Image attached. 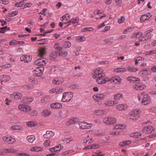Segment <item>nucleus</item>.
<instances>
[{"mask_svg": "<svg viewBox=\"0 0 156 156\" xmlns=\"http://www.w3.org/2000/svg\"><path fill=\"white\" fill-rule=\"evenodd\" d=\"M50 141L49 140H46L44 143V145L46 147H48L50 144Z\"/></svg>", "mask_w": 156, "mask_h": 156, "instance_id": "58", "label": "nucleus"}, {"mask_svg": "<svg viewBox=\"0 0 156 156\" xmlns=\"http://www.w3.org/2000/svg\"><path fill=\"white\" fill-rule=\"evenodd\" d=\"M42 148L40 147H34L31 149L32 151H38L42 150Z\"/></svg>", "mask_w": 156, "mask_h": 156, "instance_id": "43", "label": "nucleus"}, {"mask_svg": "<svg viewBox=\"0 0 156 156\" xmlns=\"http://www.w3.org/2000/svg\"><path fill=\"white\" fill-rule=\"evenodd\" d=\"M22 96V95L19 92H14L10 95V98L16 100L21 99Z\"/></svg>", "mask_w": 156, "mask_h": 156, "instance_id": "9", "label": "nucleus"}, {"mask_svg": "<svg viewBox=\"0 0 156 156\" xmlns=\"http://www.w3.org/2000/svg\"><path fill=\"white\" fill-rule=\"evenodd\" d=\"M50 57L51 60H55L57 56V53L56 52H53L50 54Z\"/></svg>", "mask_w": 156, "mask_h": 156, "instance_id": "33", "label": "nucleus"}, {"mask_svg": "<svg viewBox=\"0 0 156 156\" xmlns=\"http://www.w3.org/2000/svg\"><path fill=\"white\" fill-rule=\"evenodd\" d=\"M71 46V43L68 41H65L63 44L62 48H64L66 49L69 48Z\"/></svg>", "mask_w": 156, "mask_h": 156, "instance_id": "31", "label": "nucleus"}, {"mask_svg": "<svg viewBox=\"0 0 156 156\" xmlns=\"http://www.w3.org/2000/svg\"><path fill=\"white\" fill-rule=\"evenodd\" d=\"M122 96L123 94H122L119 93L114 95V98L115 101H116L118 103L117 100H120L121 98L122 97Z\"/></svg>", "mask_w": 156, "mask_h": 156, "instance_id": "25", "label": "nucleus"}, {"mask_svg": "<svg viewBox=\"0 0 156 156\" xmlns=\"http://www.w3.org/2000/svg\"><path fill=\"white\" fill-rule=\"evenodd\" d=\"M78 19V18L77 17L72 19L71 20V22H72V24H75L77 22Z\"/></svg>", "mask_w": 156, "mask_h": 156, "instance_id": "50", "label": "nucleus"}, {"mask_svg": "<svg viewBox=\"0 0 156 156\" xmlns=\"http://www.w3.org/2000/svg\"><path fill=\"white\" fill-rule=\"evenodd\" d=\"M37 123L33 121H29L27 123V125L28 126L33 127L36 126Z\"/></svg>", "mask_w": 156, "mask_h": 156, "instance_id": "37", "label": "nucleus"}, {"mask_svg": "<svg viewBox=\"0 0 156 156\" xmlns=\"http://www.w3.org/2000/svg\"><path fill=\"white\" fill-rule=\"evenodd\" d=\"M146 87V86L144 85L135 84L133 86V88L134 89L139 90H143Z\"/></svg>", "mask_w": 156, "mask_h": 156, "instance_id": "18", "label": "nucleus"}, {"mask_svg": "<svg viewBox=\"0 0 156 156\" xmlns=\"http://www.w3.org/2000/svg\"><path fill=\"white\" fill-rule=\"evenodd\" d=\"M18 154L22 156H30V155L27 154V153H19Z\"/></svg>", "mask_w": 156, "mask_h": 156, "instance_id": "64", "label": "nucleus"}, {"mask_svg": "<svg viewBox=\"0 0 156 156\" xmlns=\"http://www.w3.org/2000/svg\"><path fill=\"white\" fill-rule=\"evenodd\" d=\"M18 108L20 111L26 113H29L31 109V107L30 106L24 104L19 105Z\"/></svg>", "mask_w": 156, "mask_h": 156, "instance_id": "3", "label": "nucleus"}, {"mask_svg": "<svg viewBox=\"0 0 156 156\" xmlns=\"http://www.w3.org/2000/svg\"><path fill=\"white\" fill-rule=\"evenodd\" d=\"M125 20V17L124 16H122L120 18L118 19V23H123Z\"/></svg>", "mask_w": 156, "mask_h": 156, "instance_id": "44", "label": "nucleus"}, {"mask_svg": "<svg viewBox=\"0 0 156 156\" xmlns=\"http://www.w3.org/2000/svg\"><path fill=\"white\" fill-rule=\"evenodd\" d=\"M77 119L76 118H73L70 120V122L71 124L75 123L77 121Z\"/></svg>", "mask_w": 156, "mask_h": 156, "instance_id": "60", "label": "nucleus"}, {"mask_svg": "<svg viewBox=\"0 0 156 156\" xmlns=\"http://www.w3.org/2000/svg\"><path fill=\"white\" fill-rule=\"evenodd\" d=\"M156 52V50H153L151 51H147L146 53V55H152Z\"/></svg>", "mask_w": 156, "mask_h": 156, "instance_id": "47", "label": "nucleus"}, {"mask_svg": "<svg viewBox=\"0 0 156 156\" xmlns=\"http://www.w3.org/2000/svg\"><path fill=\"white\" fill-rule=\"evenodd\" d=\"M27 139L29 142L32 143L35 140V138L34 135H31L28 136L27 137Z\"/></svg>", "mask_w": 156, "mask_h": 156, "instance_id": "27", "label": "nucleus"}, {"mask_svg": "<svg viewBox=\"0 0 156 156\" xmlns=\"http://www.w3.org/2000/svg\"><path fill=\"white\" fill-rule=\"evenodd\" d=\"M103 72V70L101 68H98L93 71L92 77L96 79V82L99 84H104L110 80L109 78L105 76Z\"/></svg>", "mask_w": 156, "mask_h": 156, "instance_id": "1", "label": "nucleus"}, {"mask_svg": "<svg viewBox=\"0 0 156 156\" xmlns=\"http://www.w3.org/2000/svg\"><path fill=\"white\" fill-rule=\"evenodd\" d=\"M50 111L47 109L43 110L41 113L42 115L44 117L50 115Z\"/></svg>", "mask_w": 156, "mask_h": 156, "instance_id": "26", "label": "nucleus"}, {"mask_svg": "<svg viewBox=\"0 0 156 156\" xmlns=\"http://www.w3.org/2000/svg\"><path fill=\"white\" fill-rule=\"evenodd\" d=\"M10 129L12 130H22L23 128L20 126H12L10 127Z\"/></svg>", "mask_w": 156, "mask_h": 156, "instance_id": "34", "label": "nucleus"}, {"mask_svg": "<svg viewBox=\"0 0 156 156\" xmlns=\"http://www.w3.org/2000/svg\"><path fill=\"white\" fill-rule=\"evenodd\" d=\"M118 103L116 101H106L104 104L108 106H112L113 105Z\"/></svg>", "mask_w": 156, "mask_h": 156, "instance_id": "20", "label": "nucleus"}, {"mask_svg": "<svg viewBox=\"0 0 156 156\" xmlns=\"http://www.w3.org/2000/svg\"><path fill=\"white\" fill-rule=\"evenodd\" d=\"M136 34V37L139 38L143 35V33L141 32H137Z\"/></svg>", "mask_w": 156, "mask_h": 156, "instance_id": "59", "label": "nucleus"}, {"mask_svg": "<svg viewBox=\"0 0 156 156\" xmlns=\"http://www.w3.org/2000/svg\"><path fill=\"white\" fill-rule=\"evenodd\" d=\"M10 79V77L9 76L7 75H4L3 77L1 78V80H0L1 84L3 85V83H6L9 81Z\"/></svg>", "mask_w": 156, "mask_h": 156, "instance_id": "16", "label": "nucleus"}, {"mask_svg": "<svg viewBox=\"0 0 156 156\" xmlns=\"http://www.w3.org/2000/svg\"><path fill=\"white\" fill-rule=\"evenodd\" d=\"M128 71L131 72H135L137 71V69L136 68L131 67L129 68Z\"/></svg>", "mask_w": 156, "mask_h": 156, "instance_id": "57", "label": "nucleus"}, {"mask_svg": "<svg viewBox=\"0 0 156 156\" xmlns=\"http://www.w3.org/2000/svg\"><path fill=\"white\" fill-rule=\"evenodd\" d=\"M50 101V98L49 96H46L43 98L41 100V102L42 103H46Z\"/></svg>", "mask_w": 156, "mask_h": 156, "instance_id": "21", "label": "nucleus"}, {"mask_svg": "<svg viewBox=\"0 0 156 156\" xmlns=\"http://www.w3.org/2000/svg\"><path fill=\"white\" fill-rule=\"evenodd\" d=\"M116 121V119L115 118L112 117H109L104 118L103 120V122L106 125H111L115 123Z\"/></svg>", "mask_w": 156, "mask_h": 156, "instance_id": "5", "label": "nucleus"}, {"mask_svg": "<svg viewBox=\"0 0 156 156\" xmlns=\"http://www.w3.org/2000/svg\"><path fill=\"white\" fill-rule=\"evenodd\" d=\"M140 112L141 111L139 109H135L131 111L130 113V119L134 121L138 120L140 118L138 115Z\"/></svg>", "mask_w": 156, "mask_h": 156, "instance_id": "2", "label": "nucleus"}, {"mask_svg": "<svg viewBox=\"0 0 156 156\" xmlns=\"http://www.w3.org/2000/svg\"><path fill=\"white\" fill-rule=\"evenodd\" d=\"M45 54V49L44 48H41L39 51V56L41 57Z\"/></svg>", "mask_w": 156, "mask_h": 156, "instance_id": "35", "label": "nucleus"}, {"mask_svg": "<svg viewBox=\"0 0 156 156\" xmlns=\"http://www.w3.org/2000/svg\"><path fill=\"white\" fill-rule=\"evenodd\" d=\"M70 15L68 13L66 14L61 18V21H62L64 20H69Z\"/></svg>", "mask_w": 156, "mask_h": 156, "instance_id": "30", "label": "nucleus"}, {"mask_svg": "<svg viewBox=\"0 0 156 156\" xmlns=\"http://www.w3.org/2000/svg\"><path fill=\"white\" fill-rule=\"evenodd\" d=\"M126 69L125 68H119L117 69H115L114 71L117 73H120L121 72H126Z\"/></svg>", "mask_w": 156, "mask_h": 156, "instance_id": "36", "label": "nucleus"}, {"mask_svg": "<svg viewBox=\"0 0 156 156\" xmlns=\"http://www.w3.org/2000/svg\"><path fill=\"white\" fill-rule=\"evenodd\" d=\"M105 96L102 93H99L93 95V98L96 101L99 100H103L105 98Z\"/></svg>", "mask_w": 156, "mask_h": 156, "instance_id": "7", "label": "nucleus"}, {"mask_svg": "<svg viewBox=\"0 0 156 156\" xmlns=\"http://www.w3.org/2000/svg\"><path fill=\"white\" fill-rule=\"evenodd\" d=\"M131 143V141L130 140L124 141L122 142H120L119 145L121 147H123L129 145Z\"/></svg>", "mask_w": 156, "mask_h": 156, "instance_id": "28", "label": "nucleus"}, {"mask_svg": "<svg viewBox=\"0 0 156 156\" xmlns=\"http://www.w3.org/2000/svg\"><path fill=\"white\" fill-rule=\"evenodd\" d=\"M5 151L7 153H15L16 152V151L14 149H6Z\"/></svg>", "mask_w": 156, "mask_h": 156, "instance_id": "45", "label": "nucleus"}, {"mask_svg": "<svg viewBox=\"0 0 156 156\" xmlns=\"http://www.w3.org/2000/svg\"><path fill=\"white\" fill-rule=\"evenodd\" d=\"M153 30V29H151L150 30H149L147 31L145 33V35L146 36L147 35L149 34Z\"/></svg>", "mask_w": 156, "mask_h": 156, "instance_id": "61", "label": "nucleus"}, {"mask_svg": "<svg viewBox=\"0 0 156 156\" xmlns=\"http://www.w3.org/2000/svg\"><path fill=\"white\" fill-rule=\"evenodd\" d=\"M10 28L9 27L5 26L4 27L0 28V33H4L7 30H9Z\"/></svg>", "mask_w": 156, "mask_h": 156, "instance_id": "32", "label": "nucleus"}, {"mask_svg": "<svg viewBox=\"0 0 156 156\" xmlns=\"http://www.w3.org/2000/svg\"><path fill=\"white\" fill-rule=\"evenodd\" d=\"M126 106L125 105H119L116 106V108L119 110H125L126 109Z\"/></svg>", "mask_w": 156, "mask_h": 156, "instance_id": "24", "label": "nucleus"}, {"mask_svg": "<svg viewBox=\"0 0 156 156\" xmlns=\"http://www.w3.org/2000/svg\"><path fill=\"white\" fill-rule=\"evenodd\" d=\"M49 151L51 152L57 151H60V149H57L55 147H53L49 149Z\"/></svg>", "mask_w": 156, "mask_h": 156, "instance_id": "52", "label": "nucleus"}, {"mask_svg": "<svg viewBox=\"0 0 156 156\" xmlns=\"http://www.w3.org/2000/svg\"><path fill=\"white\" fill-rule=\"evenodd\" d=\"M11 67V65L9 64H5L3 66V67L5 69L10 68Z\"/></svg>", "mask_w": 156, "mask_h": 156, "instance_id": "56", "label": "nucleus"}, {"mask_svg": "<svg viewBox=\"0 0 156 156\" xmlns=\"http://www.w3.org/2000/svg\"><path fill=\"white\" fill-rule=\"evenodd\" d=\"M63 147L60 145H58L55 147L57 149H60V151L63 148Z\"/></svg>", "mask_w": 156, "mask_h": 156, "instance_id": "63", "label": "nucleus"}, {"mask_svg": "<svg viewBox=\"0 0 156 156\" xmlns=\"http://www.w3.org/2000/svg\"><path fill=\"white\" fill-rule=\"evenodd\" d=\"M39 41H41L40 43V44H45L47 43V42L45 41V39H40L39 40H38Z\"/></svg>", "mask_w": 156, "mask_h": 156, "instance_id": "55", "label": "nucleus"}, {"mask_svg": "<svg viewBox=\"0 0 156 156\" xmlns=\"http://www.w3.org/2000/svg\"><path fill=\"white\" fill-rule=\"evenodd\" d=\"M54 132L48 131L46 132V133L43 135V137L45 138H49L54 136Z\"/></svg>", "mask_w": 156, "mask_h": 156, "instance_id": "17", "label": "nucleus"}, {"mask_svg": "<svg viewBox=\"0 0 156 156\" xmlns=\"http://www.w3.org/2000/svg\"><path fill=\"white\" fill-rule=\"evenodd\" d=\"M150 101V97L147 94H144L142 96V100L141 103L144 105H146L148 104Z\"/></svg>", "mask_w": 156, "mask_h": 156, "instance_id": "8", "label": "nucleus"}, {"mask_svg": "<svg viewBox=\"0 0 156 156\" xmlns=\"http://www.w3.org/2000/svg\"><path fill=\"white\" fill-rule=\"evenodd\" d=\"M46 64L45 60L43 58L38 59L34 62L35 64L39 66H44Z\"/></svg>", "mask_w": 156, "mask_h": 156, "instance_id": "11", "label": "nucleus"}, {"mask_svg": "<svg viewBox=\"0 0 156 156\" xmlns=\"http://www.w3.org/2000/svg\"><path fill=\"white\" fill-rule=\"evenodd\" d=\"M73 97L72 94L70 92L63 93L62 101L63 102H68L71 100Z\"/></svg>", "mask_w": 156, "mask_h": 156, "instance_id": "4", "label": "nucleus"}, {"mask_svg": "<svg viewBox=\"0 0 156 156\" xmlns=\"http://www.w3.org/2000/svg\"><path fill=\"white\" fill-rule=\"evenodd\" d=\"M17 41L15 40H12L9 42V44L10 45H17Z\"/></svg>", "mask_w": 156, "mask_h": 156, "instance_id": "53", "label": "nucleus"}, {"mask_svg": "<svg viewBox=\"0 0 156 156\" xmlns=\"http://www.w3.org/2000/svg\"><path fill=\"white\" fill-rule=\"evenodd\" d=\"M126 126L124 125H116L114 127V129H123V128Z\"/></svg>", "mask_w": 156, "mask_h": 156, "instance_id": "39", "label": "nucleus"}, {"mask_svg": "<svg viewBox=\"0 0 156 156\" xmlns=\"http://www.w3.org/2000/svg\"><path fill=\"white\" fill-rule=\"evenodd\" d=\"M28 79L29 81L32 84H34L35 82V79L33 77H30L28 78Z\"/></svg>", "mask_w": 156, "mask_h": 156, "instance_id": "48", "label": "nucleus"}, {"mask_svg": "<svg viewBox=\"0 0 156 156\" xmlns=\"http://www.w3.org/2000/svg\"><path fill=\"white\" fill-rule=\"evenodd\" d=\"M54 48L55 49L58 51H60L62 49V47L61 46L60 44L58 43H55Z\"/></svg>", "mask_w": 156, "mask_h": 156, "instance_id": "23", "label": "nucleus"}, {"mask_svg": "<svg viewBox=\"0 0 156 156\" xmlns=\"http://www.w3.org/2000/svg\"><path fill=\"white\" fill-rule=\"evenodd\" d=\"M76 40L79 42H83L85 40V38L84 36H79L77 37Z\"/></svg>", "mask_w": 156, "mask_h": 156, "instance_id": "40", "label": "nucleus"}, {"mask_svg": "<svg viewBox=\"0 0 156 156\" xmlns=\"http://www.w3.org/2000/svg\"><path fill=\"white\" fill-rule=\"evenodd\" d=\"M58 54L61 56L65 57L68 55V52L66 51H60Z\"/></svg>", "mask_w": 156, "mask_h": 156, "instance_id": "38", "label": "nucleus"}, {"mask_svg": "<svg viewBox=\"0 0 156 156\" xmlns=\"http://www.w3.org/2000/svg\"><path fill=\"white\" fill-rule=\"evenodd\" d=\"M20 59L21 61L29 62L31 61L32 58L30 56L23 55L20 57Z\"/></svg>", "mask_w": 156, "mask_h": 156, "instance_id": "13", "label": "nucleus"}, {"mask_svg": "<svg viewBox=\"0 0 156 156\" xmlns=\"http://www.w3.org/2000/svg\"><path fill=\"white\" fill-rule=\"evenodd\" d=\"M44 69V68L43 67H37L35 69L34 74L36 75V76H40L42 74Z\"/></svg>", "mask_w": 156, "mask_h": 156, "instance_id": "10", "label": "nucleus"}, {"mask_svg": "<svg viewBox=\"0 0 156 156\" xmlns=\"http://www.w3.org/2000/svg\"><path fill=\"white\" fill-rule=\"evenodd\" d=\"M151 17V15L150 13L147 14H144L142 15L140 18L141 21L144 22L145 21L148 20Z\"/></svg>", "mask_w": 156, "mask_h": 156, "instance_id": "12", "label": "nucleus"}, {"mask_svg": "<svg viewBox=\"0 0 156 156\" xmlns=\"http://www.w3.org/2000/svg\"><path fill=\"white\" fill-rule=\"evenodd\" d=\"M63 82V81L58 80L57 78H55L52 81V83L54 84L58 85L61 84Z\"/></svg>", "mask_w": 156, "mask_h": 156, "instance_id": "29", "label": "nucleus"}, {"mask_svg": "<svg viewBox=\"0 0 156 156\" xmlns=\"http://www.w3.org/2000/svg\"><path fill=\"white\" fill-rule=\"evenodd\" d=\"M80 128L81 129H89L91 128L93 125L92 123H87L85 122H81L79 123Z\"/></svg>", "mask_w": 156, "mask_h": 156, "instance_id": "6", "label": "nucleus"}, {"mask_svg": "<svg viewBox=\"0 0 156 156\" xmlns=\"http://www.w3.org/2000/svg\"><path fill=\"white\" fill-rule=\"evenodd\" d=\"M50 107L53 108H59L62 107V105L60 103H55L51 104Z\"/></svg>", "mask_w": 156, "mask_h": 156, "instance_id": "19", "label": "nucleus"}, {"mask_svg": "<svg viewBox=\"0 0 156 156\" xmlns=\"http://www.w3.org/2000/svg\"><path fill=\"white\" fill-rule=\"evenodd\" d=\"M153 130L152 127L151 126H149L145 127L142 131L143 132L145 133H150L152 132Z\"/></svg>", "mask_w": 156, "mask_h": 156, "instance_id": "14", "label": "nucleus"}, {"mask_svg": "<svg viewBox=\"0 0 156 156\" xmlns=\"http://www.w3.org/2000/svg\"><path fill=\"white\" fill-rule=\"evenodd\" d=\"M73 140V139L71 138L65 139L63 140V141L66 144L69 143L70 141Z\"/></svg>", "mask_w": 156, "mask_h": 156, "instance_id": "49", "label": "nucleus"}, {"mask_svg": "<svg viewBox=\"0 0 156 156\" xmlns=\"http://www.w3.org/2000/svg\"><path fill=\"white\" fill-rule=\"evenodd\" d=\"M3 140L9 144H12L14 142V139H12L11 137L4 136L3 138Z\"/></svg>", "mask_w": 156, "mask_h": 156, "instance_id": "15", "label": "nucleus"}, {"mask_svg": "<svg viewBox=\"0 0 156 156\" xmlns=\"http://www.w3.org/2000/svg\"><path fill=\"white\" fill-rule=\"evenodd\" d=\"M18 13V12L17 11H15L12 12L11 13H9L8 15V16L9 17L14 16L17 15Z\"/></svg>", "mask_w": 156, "mask_h": 156, "instance_id": "41", "label": "nucleus"}, {"mask_svg": "<svg viewBox=\"0 0 156 156\" xmlns=\"http://www.w3.org/2000/svg\"><path fill=\"white\" fill-rule=\"evenodd\" d=\"M58 90L56 88H53L50 90H49V92L50 93H55V94H58Z\"/></svg>", "mask_w": 156, "mask_h": 156, "instance_id": "46", "label": "nucleus"}, {"mask_svg": "<svg viewBox=\"0 0 156 156\" xmlns=\"http://www.w3.org/2000/svg\"><path fill=\"white\" fill-rule=\"evenodd\" d=\"M38 112L36 110H33L31 113L30 115L33 116H37L38 115Z\"/></svg>", "mask_w": 156, "mask_h": 156, "instance_id": "51", "label": "nucleus"}, {"mask_svg": "<svg viewBox=\"0 0 156 156\" xmlns=\"http://www.w3.org/2000/svg\"><path fill=\"white\" fill-rule=\"evenodd\" d=\"M33 101V98L32 97L26 98L24 97L23 98V102L25 103H31Z\"/></svg>", "mask_w": 156, "mask_h": 156, "instance_id": "22", "label": "nucleus"}, {"mask_svg": "<svg viewBox=\"0 0 156 156\" xmlns=\"http://www.w3.org/2000/svg\"><path fill=\"white\" fill-rule=\"evenodd\" d=\"M121 79L120 77L119 76H116L114 78V81L115 82H120Z\"/></svg>", "mask_w": 156, "mask_h": 156, "instance_id": "54", "label": "nucleus"}, {"mask_svg": "<svg viewBox=\"0 0 156 156\" xmlns=\"http://www.w3.org/2000/svg\"><path fill=\"white\" fill-rule=\"evenodd\" d=\"M91 146L93 149H96L100 147V145L98 144H92Z\"/></svg>", "mask_w": 156, "mask_h": 156, "instance_id": "62", "label": "nucleus"}, {"mask_svg": "<svg viewBox=\"0 0 156 156\" xmlns=\"http://www.w3.org/2000/svg\"><path fill=\"white\" fill-rule=\"evenodd\" d=\"M94 113L96 115H101V109H98L94 111Z\"/></svg>", "mask_w": 156, "mask_h": 156, "instance_id": "42", "label": "nucleus"}]
</instances>
